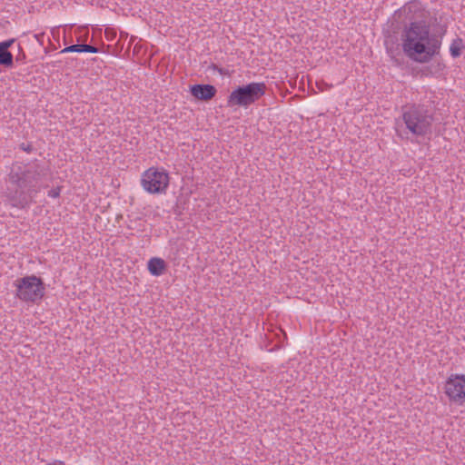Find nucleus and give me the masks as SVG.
Here are the masks:
<instances>
[{
	"label": "nucleus",
	"instance_id": "1",
	"mask_svg": "<svg viewBox=\"0 0 465 465\" xmlns=\"http://www.w3.org/2000/svg\"><path fill=\"white\" fill-rule=\"evenodd\" d=\"M47 169L35 162L28 164H14L9 173V182L15 187L7 188L6 197L11 205L25 208L40 191V183L47 175Z\"/></svg>",
	"mask_w": 465,
	"mask_h": 465
},
{
	"label": "nucleus",
	"instance_id": "2",
	"mask_svg": "<svg viewBox=\"0 0 465 465\" xmlns=\"http://www.w3.org/2000/svg\"><path fill=\"white\" fill-rule=\"evenodd\" d=\"M401 46L411 60L423 64L440 53L441 42L430 34L427 25L412 22L401 34Z\"/></svg>",
	"mask_w": 465,
	"mask_h": 465
},
{
	"label": "nucleus",
	"instance_id": "3",
	"mask_svg": "<svg viewBox=\"0 0 465 465\" xmlns=\"http://www.w3.org/2000/svg\"><path fill=\"white\" fill-rule=\"evenodd\" d=\"M402 120L413 135L424 136L430 131L432 117L419 105L406 106L403 109Z\"/></svg>",
	"mask_w": 465,
	"mask_h": 465
},
{
	"label": "nucleus",
	"instance_id": "4",
	"mask_svg": "<svg viewBox=\"0 0 465 465\" xmlns=\"http://www.w3.org/2000/svg\"><path fill=\"white\" fill-rule=\"evenodd\" d=\"M265 90L264 83L252 82L246 85L238 86L229 94L227 106L247 108L263 96Z\"/></svg>",
	"mask_w": 465,
	"mask_h": 465
},
{
	"label": "nucleus",
	"instance_id": "5",
	"mask_svg": "<svg viewBox=\"0 0 465 465\" xmlns=\"http://www.w3.org/2000/svg\"><path fill=\"white\" fill-rule=\"evenodd\" d=\"M14 286L16 289L15 296L25 302L35 303L41 301L45 295L44 282L35 275L16 279Z\"/></svg>",
	"mask_w": 465,
	"mask_h": 465
},
{
	"label": "nucleus",
	"instance_id": "6",
	"mask_svg": "<svg viewBox=\"0 0 465 465\" xmlns=\"http://www.w3.org/2000/svg\"><path fill=\"white\" fill-rule=\"evenodd\" d=\"M170 183L169 173L164 169L151 167L141 176L143 189L150 194H163Z\"/></svg>",
	"mask_w": 465,
	"mask_h": 465
},
{
	"label": "nucleus",
	"instance_id": "7",
	"mask_svg": "<svg viewBox=\"0 0 465 465\" xmlns=\"http://www.w3.org/2000/svg\"><path fill=\"white\" fill-rule=\"evenodd\" d=\"M445 394L450 401L465 402V374H451L444 385Z\"/></svg>",
	"mask_w": 465,
	"mask_h": 465
},
{
	"label": "nucleus",
	"instance_id": "8",
	"mask_svg": "<svg viewBox=\"0 0 465 465\" xmlns=\"http://www.w3.org/2000/svg\"><path fill=\"white\" fill-rule=\"evenodd\" d=\"M193 97L202 101L211 100L216 94V88L212 84H194L191 86Z\"/></svg>",
	"mask_w": 465,
	"mask_h": 465
},
{
	"label": "nucleus",
	"instance_id": "9",
	"mask_svg": "<svg viewBox=\"0 0 465 465\" xmlns=\"http://www.w3.org/2000/svg\"><path fill=\"white\" fill-rule=\"evenodd\" d=\"M147 267L153 276H160L165 270V262L162 258L153 257L148 261Z\"/></svg>",
	"mask_w": 465,
	"mask_h": 465
},
{
	"label": "nucleus",
	"instance_id": "10",
	"mask_svg": "<svg viewBox=\"0 0 465 465\" xmlns=\"http://www.w3.org/2000/svg\"><path fill=\"white\" fill-rule=\"evenodd\" d=\"M98 48L90 45L82 44V45H69L63 50L60 51V54H65V53H91V54H97Z\"/></svg>",
	"mask_w": 465,
	"mask_h": 465
},
{
	"label": "nucleus",
	"instance_id": "11",
	"mask_svg": "<svg viewBox=\"0 0 465 465\" xmlns=\"http://www.w3.org/2000/svg\"><path fill=\"white\" fill-rule=\"evenodd\" d=\"M0 64L11 66L13 64V54L5 49L0 48Z\"/></svg>",
	"mask_w": 465,
	"mask_h": 465
},
{
	"label": "nucleus",
	"instance_id": "12",
	"mask_svg": "<svg viewBox=\"0 0 465 465\" xmlns=\"http://www.w3.org/2000/svg\"><path fill=\"white\" fill-rule=\"evenodd\" d=\"M385 47L386 52L389 54V56L394 60L395 62H398L396 56L399 54L398 46L394 47V43H391L389 40H385Z\"/></svg>",
	"mask_w": 465,
	"mask_h": 465
},
{
	"label": "nucleus",
	"instance_id": "13",
	"mask_svg": "<svg viewBox=\"0 0 465 465\" xmlns=\"http://www.w3.org/2000/svg\"><path fill=\"white\" fill-rule=\"evenodd\" d=\"M460 39L454 40L450 46V53L452 57H458L460 54Z\"/></svg>",
	"mask_w": 465,
	"mask_h": 465
},
{
	"label": "nucleus",
	"instance_id": "14",
	"mask_svg": "<svg viewBox=\"0 0 465 465\" xmlns=\"http://www.w3.org/2000/svg\"><path fill=\"white\" fill-rule=\"evenodd\" d=\"M420 8V2L418 1H411V2H409L405 6H404V11H408V12H412V11H417Z\"/></svg>",
	"mask_w": 465,
	"mask_h": 465
},
{
	"label": "nucleus",
	"instance_id": "15",
	"mask_svg": "<svg viewBox=\"0 0 465 465\" xmlns=\"http://www.w3.org/2000/svg\"><path fill=\"white\" fill-rule=\"evenodd\" d=\"M430 68H433L435 73H440L444 70L445 64L440 61H436L430 65Z\"/></svg>",
	"mask_w": 465,
	"mask_h": 465
},
{
	"label": "nucleus",
	"instance_id": "16",
	"mask_svg": "<svg viewBox=\"0 0 465 465\" xmlns=\"http://www.w3.org/2000/svg\"><path fill=\"white\" fill-rule=\"evenodd\" d=\"M15 42L14 39H9V40H6V41H3V42H0V48L3 50H7L11 45L12 44Z\"/></svg>",
	"mask_w": 465,
	"mask_h": 465
},
{
	"label": "nucleus",
	"instance_id": "17",
	"mask_svg": "<svg viewBox=\"0 0 465 465\" xmlns=\"http://www.w3.org/2000/svg\"><path fill=\"white\" fill-rule=\"evenodd\" d=\"M60 192L61 191L59 187L53 188L48 192V196L51 198H57L60 195Z\"/></svg>",
	"mask_w": 465,
	"mask_h": 465
},
{
	"label": "nucleus",
	"instance_id": "18",
	"mask_svg": "<svg viewBox=\"0 0 465 465\" xmlns=\"http://www.w3.org/2000/svg\"><path fill=\"white\" fill-rule=\"evenodd\" d=\"M22 149L25 150V151H28L29 149L27 148V146H24V144L22 145Z\"/></svg>",
	"mask_w": 465,
	"mask_h": 465
}]
</instances>
